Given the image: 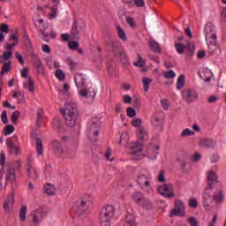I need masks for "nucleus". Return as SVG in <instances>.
<instances>
[{"label":"nucleus","mask_w":226,"mask_h":226,"mask_svg":"<svg viewBox=\"0 0 226 226\" xmlns=\"http://www.w3.org/2000/svg\"><path fill=\"white\" fill-rule=\"evenodd\" d=\"M218 183V176H216V173L215 171H210L207 174V187L205 188L203 192V206L206 209V211H211V203L214 200V192L215 188L213 187L214 185H216Z\"/></svg>","instance_id":"1"},{"label":"nucleus","mask_w":226,"mask_h":226,"mask_svg":"<svg viewBox=\"0 0 226 226\" xmlns=\"http://www.w3.org/2000/svg\"><path fill=\"white\" fill-rule=\"evenodd\" d=\"M60 112L65 117V124L69 128H73L77 124V119H79V109L77 104L66 103L64 109H60Z\"/></svg>","instance_id":"2"},{"label":"nucleus","mask_w":226,"mask_h":226,"mask_svg":"<svg viewBox=\"0 0 226 226\" xmlns=\"http://www.w3.org/2000/svg\"><path fill=\"white\" fill-rule=\"evenodd\" d=\"M116 208L112 205H107L102 208L99 215L100 225L101 226H110V220L114 216Z\"/></svg>","instance_id":"3"},{"label":"nucleus","mask_w":226,"mask_h":226,"mask_svg":"<svg viewBox=\"0 0 226 226\" xmlns=\"http://www.w3.org/2000/svg\"><path fill=\"white\" fill-rule=\"evenodd\" d=\"M107 45L112 49L114 57H118L123 64H126L128 63V56L119 42H114L111 41L108 42Z\"/></svg>","instance_id":"4"},{"label":"nucleus","mask_w":226,"mask_h":226,"mask_svg":"<svg viewBox=\"0 0 226 226\" xmlns=\"http://www.w3.org/2000/svg\"><path fill=\"white\" fill-rule=\"evenodd\" d=\"M102 130V125L100 124V121H93L87 126V137L90 142L96 144L98 142V137H100V131Z\"/></svg>","instance_id":"5"},{"label":"nucleus","mask_w":226,"mask_h":226,"mask_svg":"<svg viewBox=\"0 0 226 226\" xmlns=\"http://www.w3.org/2000/svg\"><path fill=\"white\" fill-rule=\"evenodd\" d=\"M176 50L177 54H185V53L187 54L188 57H193L195 54V44L192 42L191 41H187L185 45L183 43H177L175 44Z\"/></svg>","instance_id":"6"},{"label":"nucleus","mask_w":226,"mask_h":226,"mask_svg":"<svg viewBox=\"0 0 226 226\" xmlns=\"http://www.w3.org/2000/svg\"><path fill=\"white\" fill-rule=\"evenodd\" d=\"M85 29L86 23L84 21L74 19L70 34L72 40H79L80 38V33H84Z\"/></svg>","instance_id":"7"},{"label":"nucleus","mask_w":226,"mask_h":226,"mask_svg":"<svg viewBox=\"0 0 226 226\" xmlns=\"http://www.w3.org/2000/svg\"><path fill=\"white\" fill-rule=\"evenodd\" d=\"M129 149L133 160H141L144 157L142 154V143L135 141L130 145Z\"/></svg>","instance_id":"8"},{"label":"nucleus","mask_w":226,"mask_h":226,"mask_svg":"<svg viewBox=\"0 0 226 226\" xmlns=\"http://www.w3.org/2000/svg\"><path fill=\"white\" fill-rule=\"evenodd\" d=\"M10 182L11 183L12 190H14V188H17V178L15 176V167L11 164H8L7 176L5 177V185L4 187V190H6V186H8Z\"/></svg>","instance_id":"9"},{"label":"nucleus","mask_w":226,"mask_h":226,"mask_svg":"<svg viewBox=\"0 0 226 226\" xmlns=\"http://www.w3.org/2000/svg\"><path fill=\"white\" fill-rule=\"evenodd\" d=\"M199 98V93L195 89L187 88L182 91V99L185 103H193Z\"/></svg>","instance_id":"10"},{"label":"nucleus","mask_w":226,"mask_h":226,"mask_svg":"<svg viewBox=\"0 0 226 226\" xmlns=\"http://www.w3.org/2000/svg\"><path fill=\"white\" fill-rule=\"evenodd\" d=\"M157 190L160 195L165 197V199H174V187L172 184L160 185Z\"/></svg>","instance_id":"11"},{"label":"nucleus","mask_w":226,"mask_h":226,"mask_svg":"<svg viewBox=\"0 0 226 226\" xmlns=\"http://www.w3.org/2000/svg\"><path fill=\"white\" fill-rule=\"evenodd\" d=\"M170 216H185V203L181 200H175V207L170 210Z\"/></svg>","instance_id":"12"},{"label":"nucleus","mask_w":226,"mask_h":226,"mask_svg":"<svg viewBox=\"0 0 226 226\" xmlns=\"http://www.w3.org/2000/svg\"><path fill=\"white\" fill-rule=\"evenodd\" d=\"M33 220L32 222L34 223H40L42 222L43 218L47 216V213L43 211V208L39 207L35 211L32 212Z\"/></svg>","instance_id":"13"},{"label":"nucleus","mask_w":226,"mask_h":226,"mask_svg":"<svg viewBox=\"0 0 226 226\" xmlns=\"http://www.w3.org/2000/svg\"><path fill=\"white\" fill-rule=\"evenodd\" d=\"M32 61L34 62V68H36L38 73L43 75L45 73V66L43 65V62L41 59L38 58L35 54L32 55Z\"/></svg>","instance_id":"14"},{"label":"nucleus","mask_w":226,"mask_h":226,"mask_svg":"<svg viewBox=\"0 0 226 226\" xmlns=\"http://www.w3.org/2000/svg\"><path fill=\"white\" fill-rule=\"evenodd\" d=\"M51 146H52L54 153H55V154H56V156H63V154H64V148L63 147V144H61V142H59V140L54 139L51 142Z\"/></svg>","instance_id":"15"},{"label":"nucleus","mask_w":226,"mask_h":226,"mask_svg":"<svg viewBox=\"0 0 226 226\" xmlns=\"http://www.w3.org/2000/svg\"><path fill=\"white\" fill-rule=\"evenodd\" d=\"M206 31V40H216V30H215V26L213 25H207L205 27Z\"/></svg>","instance_id":"16"},{"label":"nucleus","mask_w":226,"mask_h":226,"mask_svg":"<svg viewBox=\"0 0 226 226\" xmlns=\"http://www.w3.org/2000/svg\"><path fill=\"white\" fill-rule=\"evenodd\" d=\"M136 135L139 140H143L144 142H147V140H149V134H147V130L142 126L137 129Z\"/></svg>","instance_id":"17"},{"label":"nucleus","mask_w":226,"mask_h":226,"mask_svg":"<svg viewBox=\"0 0 226 226\" xmlns=\"http://www.w3.org/2000/svg\"><path fill=\"white\" fill-rule=\"evenodd\" d=\"M138 185H139L140 188H149V185H151V182H149V177L145 174H141L138 176Z\"/></svg>","instance_id":"18"},{"label":"nucleus","mask_w":226,"mask_h":226,"mask_svg":"<svg viewBox=\"0 0 226 226\" xmlns=\"http://www.w3.org/2000/svg\"><path fill=\"white\" fill-rule=\"evenodd\" d=\"M6 145H7V147H9V152L11 154H13L14 153L16 156L19 155V153H20V148L15 146V144L11 140V138L7 139Z\"/></svg>","instance_id":"19"},{"label":"nucleus","mask_w":226,"mask_h":226,"mask_svg":"<svg viewBox=\"0 0 226 226\" xmlns=\"http://www.w3.org/2000/svg\"><path fill=\"white\" fill-rule=\"evenodd\" d=\"M207 43L208 45V53L211 56H214V54H216L218 51V45H216V39H212L207 41Z\"/></svg>","instance_id":"20"},{"label":"nucleus","mask_w":226,"mask_h":226,"mask_svg":"<svg viewBox=\"0 0 226 226\" xmlns=\"http://www.w3.org/2000/svg\"><path fill=\"white\" fill-rule=\"evenodd\" d=\"M74 82L77 87L82 88L86 86V79L82 73H78L74 77Z\"/></svg>","instance_id":"21"},{"label":"nucleus","mask_w":226,"mask_h":226,"mask_svg":"<svg viewBox=\"0 0 226 226\" xmlns=\"http://www.w3.org/2000/svg\"><path fill=\"white\" fill-rule=\"evenodd\" d=\"M23 87H25V89H27L29 93H34V80H33V78H31V76H28L27 80L23 83Z\"/></svg>","instance_id":"22"},{"label":"nucleus","mask_w":226,"mask_h":226,"mask_svg":"<svg viewBox=\"0 0 226 226\" xmlns=\"http://www.w3.org/2000/svg\"><path fill=\"white\" fill-rule=\"evenodd\" d=\"M151 123L157 132H162V130H163V121H162L159 117H152Z\"/></svg>","instance_id":"23"},{"label":"nucleus","mask_w":226,"mask_h":226,"mask_svg":"<svg viewBox=\"0 0 226 226\" xmlns=\"http://www.w3.org/2000/svg\"><path fill=\"white\" fill-rule=\"evenodd\" d=\"M13 204H15V194L12 193L11 196H8V198L4 203V211L10 213V206H13Z\"/></svg>","instance_id":"24"},{"label":"nucleus","mask_w":226,"mask_h":226,"mask_svg":"<svg viewBox=\"0 0 226 226\" xmlns=\"http://www.w3.org/2000/svg\"><path fill=\"white\" fill-rule=\"evenodd\" d=\"M132 199L134 200L135 204L139 206V204L146 199V196H144L140 192H136L132 195Z\"/></svg>","instance_id":"25"},{"label":"nucleus","mask_w":226,"mask_h":226,"mask_svg":"<svg viewBox=\"0 0 226 226\" xmlns=\"http://www.w3.org/2000/svg\"><path fill=\"white\" fill-rule=\"evenodd\" d=\"M148 47H150L151 50H153V52H155L156 54L162 53V49L160 48V44L154 40H152L149 41Z\"/></svg>","instance_id":"26"},{"label":"nucleus","mask_w":226,"mask_h":226,"mask_svg":"<svg viewBox=\"0 0 226 226\" xmlns=\"http://www.w3.org/2000/svg\"><path fill=\"white\" fill-rule=\"evenodd\" d=\"M43 192L47 195H56V187L52 184H46L43 187Z\"/></svg>","instance_id":"27"},{"label":"nucleus","mask_w":226,"mask_h":226,"mask_svg":"<svg viewBox=\"0 0 226 226\" xmlns=\"http://www.w3.org/2000/svg\"><path fill=\"white\" fill-rule=\"evenodd\" d=\"M48 28H49V25H44V30L43 29L39 30L40 38H41V40H43V41H46V42L50 41V39L49 38L50 34L45 33V29H48Z\"/></svg>","instance_id":"28"},{"label":"nucleus","mask_w":226,"mask_h":226,"mask_svg":"<svg viewBox=\"0 0 226 226\" xmlns=\"http://www.w3.org/2000/svg\"><path fill=\"white\" fill-rule=\"evenodd\" d=\"M35 146H36V149H37V154L39 156L43 155V140H41V139L36 137Z\"/></svg>","instance_id":"29"},{"label":"nucleus","mask_w":226,"mask_h":226,"mask_svg":"<svg viewBox=\"0 0 226 226\" xmlns=\"http://www.w3.org/2000/svg\"><path fill=\"white\" fill-rule=\"evenodd\" d=\"M139 206H141L143 209L147 210H151L153 207H154L151 200H149L147 198H145L143 201L140 202Z\"/></svg>","instance_id":"30"},{"label":"nucleus","mask_w":226,"mask_h":226,"mask_svg":"<svg viewBox=\"0 0 226 226\" xmlns=\"http://www.w3.org/2000/svg\"><path fill=\"white\" fill-rule=\"evenodd\" d=\"M223 192L222 191H217V192H214V200H215V204H222L223 202Z\"/></svg>","instance_id":"31"},{"label":"nucleus","mask_w":226,"mask_h":226,"mask_svg":"<svg viewBox=\"0 0 226 226\" xmlns=\"http://www.w3.org/2000/svg\"><path fill=\"white\" fill-rule=\"evenodd\" d=\"M27 172L28 177H30V179H33V181H36V179H38V173L36 172V169L29 166L27 169Z\"/></svg>","instance_id":"32"},{"label":"nucleus","mask_w":226,"mask_h":226,"mask_svg":"<svg viewBox=\"0 0 226 226\" xmlns=\"http://www.w3.org/2000/svg\"><path fill=\"white\" fill-rule=\"evenodd\" d=\"M135 215L133 214H128L125 216V226H135Z\"/></svg>","instance_id":"33"},{"label":"nucleus","mask_w":226,"mask_h":226,"mask_svg":"<svg viewBox=\"0 0 226 226\" xmlns=\"http://www.w3.org/2000/svg\"><path fill=\"white\" fill-rule=\"evenodd\" d=\"M177 161L180 162V166L182 167V169H185V167H186V163L190 162V156L180 155L179 157H177Z\"/></svg>","instance_id":"34"},{"label":"nucleus","mask_w":226,"mask_h":226,"mask_svg":"<svg viewBox=\"0 0 226 226\" xmlns=\"http://www.w3.org/2000/svg\"><path fill=\"white\" fill-rule=\"evenodd\" d=\"M200 144L203 147H207V148L215 147V141H213L212 139H205L201 140Z\"/></svg>","instance_id":"35"},{"label":"nucleus","mask_w":226,"mask_h":226,"mask_svg":"<svg viewBox=\"0 0 226 226\" xmlns=\"http://www.w3.org/2000/svg\"><path fill=\"white\" fill-rule=\"evenodd\" d=\"M153 82V79L150 78H142V83H143V87H144V92L147 93L149 90V85Z\"/></svg>","instance_id":"36"},{"label":"nucleus","mask_w":226,"mask_h":226,"mask_svg":"<svg viewBox=\"0 0 226 226\" xmlns=\"http://www.w3.org/2000/svg\"><path fill=\"white\" fill-rule=\"evenodd\" d=\"M13 56V50L5 51L3 56H0V63H3V61H8V59H11Z\"/></svg>","instance_id":"37"},{"label":"nucleus","mask_w":226,"mask_h":226,"mask_svg":"<svg viewBox=\"0 0 226 226\" xmlns=\"http://www.w3.org/2000/svg\"><path fill=\"white\" fill-rule=\"evenodd\" d=\"M185 87V74H181L177 80V89H183Z\"/></svg>","instance_id":"38"},{"label":"nucleus","mask_w":226,"mask_h":226,"mask_svg":"<svg viewBox=\"0 0 226 226\" xmlns=\"http://www.w3.org/2000/svg\"><path fill=\"white\" fill-rule=\"evenodd\" d=\"M117 31L120 40H123V41H126V40H128V37H126V33H124V30H123L121 26H117Z\"/></svg>","instance_id":"39"},{"label":"nucleus","mask_w":226,"mask_h":226,"mask_svg":"<svg viewBox=\"0 0 226 226\" xmlns=\"http://www.w3.org/2000/svg\"><path fill=\"white\" fill-rule=\"evenodd\" d=\"M27 214V207L22 206L19 211V220L20 222H26V215Z\"/></svg>","instance_id":"40"},{"label":"nucleus","mask_w":226,"mask_h":226,"mask_svg":"<svg viewBox=\"0 0 226 226\" xmlns=\"http://www.w3.org/2000/svg\"><path fill=\"white\" fill-rule=\"evenodd\" d=\"M10 68H11V62H6L2 66V71L0 72L1 77L4 75V73H7V72H10Z\"/></svg>","instance_id":"41"},{"label":"nucleus","mask_w":226,"mask_h":226,"mask_svg":"<svg viewBox=\"0 0 226 226\" xmlns=\"http://www.w3.org/2000/svg\"><path fill=\"white\" fill-rule=\"evenodd\" d=\"M50 10L51 13H49V20H53V19H57V4L53 5Z\"/></svg>","instance_id":"42"},{"label":"nucleus","mask_w":226,"mask_h":226,"mask_svg":"<svg viewBox=\"0 0 226 226\" xmlns=\"http://www.w3.org/2000/svg\"><path fill=\"white\" fill-rule=\"evenodd\" d=\"M19 117H20V111L15 110L11 117V121L13 124H17V121H19Z\"/></svg>","instance_id":"43"},{"label":"nucleus","mask_w":226,"mask_h":226,"mask_svg":"<svg viewBox=\"0 0 226 226\" xmlns=\"http://www.w3.org/2000/svg\"><path fill=\"white\" fill-rule=\"evenodd\" d=\"M132 100H133V107L135 109H140V105H141L140 96L134 95Z\"/></svg>","instance_id":"44"},{"label":"nucleus","mask_w":226,"mask_h":226,"mask_svg":"<svg viewBox=\"0 0 226 226\" xmlns=\"http://www.w3.org/2000/svg\"><path fill=\"white\" fill-rule=\"evenodd\" d=\"M14 132H15V126L11 124H8L4 130V134L11 135V133H13Z\"/></svg>","instance_id":"45"},{"label":"nucleus","mask_w":226,"mask_h":226,"mask_svg":"<svg viewBox=\"0 0 226 226\" xmlns=\"http://www.w3.org/2000/svg\"><path fill=\"white\" fill-rule=\"evenodd\" d=\"M6 162V155L4 154V153H1L0 154V165L2 166V169L0 170V172H4V163Z\"/></svg>","instance_id":"46"},{"label":"nucleus","mask_w":226,"mask_h":226,"mask_svg":"<svg viewBox=\"0 0 226 226\" xmlns=\"http://www.w3.org/2000/svg\"><path fill=\"white\" fill-rule=\"evenodd\" d=\"M126 113H127L128 117H135V116L137 115V111L135 110V109H133L132 107L127 108Z\"/></svg>","instance_id":"47"},{"label":"nucleus","mask_w":226,"mask_h":226,"mask_svg":"<svg viewBox=\"0 0 226 226\" xmlns=\"http://www.w3.org/2000/svg\"><path fill=\"white\" fill-rule=\"evenodd\" d=\"M190 135H195V132L188 128L185 129L181 133V137H190Z\"/></svg>","instance_id":"48"},{"label":"nucleus","mask_w":226,"mask_h":226,"mask_svg":"<svg viewBox=\"0 0 226 226\" xmlns=\"http://www.w3.org/2000/svg\"><path fill=\"white\" fill-rule=\"evenodd\" d=\"M41 116H43V109H39L38 112H37V126H41Z\"/></svg>","instance_id":"49"},{"label":"nucleus","mask_w":226,"mask_h":226,"mask_svg":"<svg viewBox=\"0 0 226 226\" xmlns=\"http://www.w3.org/2000/svg\"><path fill=\"white\" fill-rule=\"evenodd\" d=\"M1 121L4 124H8V112L4 110L1 115Z\"/></svg>","instance_id":"50"},{"label":"nucleus","mask_w":226,"mask_h":226,"mask_svg":"<svg viewBox=\"0 0 226 226\" xmlns=\"http://www.w3.org/2000/svg\"><path fill=\"white\" fill-rule=\"evenodd\" d=\"M189 206L190 207L195 209V207H199V201H197V199L192 198L191 200H189Z\"/></svg>","instance_id":"51"},{"label":"nucleus","mask_w":226,"mask_h":226,"mask_svg":"<svg viewBox=\"0 0 226 226\" xmlns=\"http://www.w3.org/2000/svg\"><path fill=\"white\" fill-rule=\"evenodd\" d=\"M56 77L58 79V80H64L65 79L64 72L62 70H57L56 72Z\"/></svg>","instance_id":"52"},{"label":"nucleus","mask_w":226,"mask_h":226,"mask_svg":"<svg viewBox=\"0 0 226 226\" xmlns=\"http://www.w3.org/2000/svg\"><path fill=\"white\" fill-rule=\"evenodd\" d=\"M187 222L190 226H199V221H197V219H195V217H189L187 219Z\"/></svg>","instance_id":"53"},{"label":"nucleus","mask_w":226,"mask_h":226,"mask_svg":"<svg viewBox=\"0 0 226 226\" xmlns=\"http://www.w3.org/2000/svg\"><path fill=\"white\" fill-rule=\"evenodd\" d=\"M159 183H165V171L161 170L157 177Z\"/></svg>","instance_id":"54"},{"label":"nucleus","mask_w":226,"mask_h":226,"mask_svg":"<svg viewBox=\"0 0 226 226\" xmlns=\"http://www.w3.org/2000/svg\"><path fill=\"white\" fill-rule=\"evenodd\" d=\"M163 76H164V79H174V77H176V73L174 72V71L170 70L164 72Z\"/></svg>","instance_id":"55"},{"label":"nucleus","mask_w":226,"mask_h":226,"mask_svg":"<svg viewBox=\"0 0 226 226\" xmlns=\"http://www.w3.org/2000/svg\"><path fill=\"white\" fill-rule=\"evenodd\" d=\"M87 211V208L78 207V209L76 210V215L80 218L82 215H84Z\"/></svg>","instance_id":"56"},{"label":"nucleus","mask_w":226,"mask_h":226,"mask_svg":"<svg viewBox=\"0 0 226 226\" xmlns=\"http://www.w3.org/2000/svg\"><path fill=\"white\" fill-rule=\"evenodd\" d=\"M132 124L135 128H139V126H140L142 124V120L140 118H134L132 121Z\"/></svg>","instance_id":"57"},{"label":"nucleus","mask_w":226,"mask_h":226,"mask_svg":"<svg viewBox=\"0 0 226 226\" xmlns=\"http://www.w3.org/2000/svg\"><path fill=\"white\" fill-rule=\"evenodd\" d=\"M79 96H82L83 98H87V96H91V92H87V89H81L79 92Z\"/></svg>","instance_id":"58"},{"label":"nucleus","mask_w":226,"mask_h":226,"mask_svg":"<svg viewBox=\"0 0 226 226\" xmlns=\"http://www.w3.org/2000/svg\"><path fill=\"white\" fill-rule=\"evenodd\" d=\"M27 75H29V68L24 67L21 70V77H22V79H27V77H29Z\"/></svg>","instance_id":"59"},{"label":"nucleus","mask_w":226,"mask_h":226,"mask_svg":"<svg viewBox=\"0 0 226 226\" xmlns=\"http://www.w3.org/2000/svg\"><path fill=\"white\" fill-rule=\"evenodd\" d=\"M69 49H71V50H77V49H79V41L69 42Z\"/></svg>","instance_id":"60"},{"label":"nucleus","mask_w":226,"mask_h":226,"mask_svg":"<svg viewBox=\"0 0 226 226\" xmlns=\"http://www.w3.org/2000/svg\"><path fill=\"white\" fill-rule=\"evenodd\" d=\"M0 31H1V33H10V28H9L8 25L2 24L0 26Z\"/></svg>","instance_id":"61"},{"label":"nucleus","mask_w":226,"mask_h":226,"mask_svg":"<svg viewBox=\"0 0 226 226\" xmlns=\"http://www.w3.org/2000/svg\"><path fill=\"white\" fill-rule=\"evenodd\" d=\"M126 22L131 27H135V20L132 17H127L126 18Z\"/></svg>","instance_id":"62"},{"label":"nucleus","mask_w":226,"mask_h":226,"mask_svg":"<svg viewBox=\"0 0 226 226\" xmlns=\"http://www.w3.org/2000/svg\"><path fill=\"white\" fill-rule=\"evenodd\" d=\"M123 102L124 103H132V96H130L129 94H124L123 96Z\"/></svg>","instance_id":"63"},{"label":"nucleus","mask_w":226,"mask_h":226,"mask_svg":"<svg viewBox=\"0 0 226 226\" xmlns=\"http://www.w3.org/2000/svg\"><path fill=\"white\" fill-rule=\"evenodd\" d=\"M197 57L198 59H204V57H206V51L204 50L198 51Z\"/></svg>","instance_id":"64"}]
</instances>
